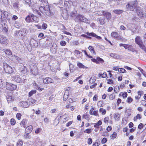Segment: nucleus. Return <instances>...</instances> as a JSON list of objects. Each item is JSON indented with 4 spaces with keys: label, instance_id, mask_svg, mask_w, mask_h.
<instances>
[{
    "label": "nucleus",
    "instance_id": "nucleus-8",
    "mask_svg": "<svg viewBox=\"0 0 146 146\" xmlns=\"http://www.w3.org/2000/svg\"><path fill=\"white\" fill-rule=\"evenodd\" d=\"M8 40L6 37L2 35H0V43L3 44H7L8 43Z\"/></svg>",
    "mask_w": 146,
    "mask_h": 146
},
{
    "label": "nucleus",
    "instance_id": "nucleus-59",
    "mask_svg": "<svg viewBox=\"0 0 146 146\" xmlns=\"http://www.w3.org/2000/svg\"><path fill=\"white\" fill-rule=\"evenodd\" d=\"M56 48H54L51 49V51L54 54H55L56 53Z\"/></svg>",
    "mask_w": 146,
    "mask_h": 146
},
{
    "label": "nucleus",
    "instance_id": "nucleus-1",
    "mask_svg": "<svg viewBox=\"0 0 146 146\" xmlns=\"http://www.w3.org/2000/svg\"><path fill=\"white\" fill-rule=\"evenodd\" d=\"M138 3L137 0L131 1L128 2L126 5L127 11H134L138 8Z\"/></svg>",
    "mask_w": 146,
    "mask_h": 146
},
{
    "label": "nucleus",
    "instance_id": "nucleus-31",
    "mask_svg": "<svg viewBox=\"0 0 146 146\" xmlns=\"http://www.w3.org/2000/svg\"><path fill=\"white\" fill-rule=\"evenodd\" d=\"M23 141L21 140H19L17 143V146H22Z\"/></svg>",
    "mask_w": 146,
    "mask_h": 146
},
{
    "label": "nucleus",
    "instance_id": "nucleus-50",
    "mask_svg": "<svg viewBox=\"0 0 146 146\" xmlns=\"http://www.w3.org/2000/svg\"><path fill=\"white\" fill-rule=\"evenodd\" d=\"M133 101V99L131 97H128L127 98V102L128 103H130Z\"/></svg>",
    "mask_w": 146,
    "mask_h": 146
},
{
    "label": "nucleus",
    "instance_id": "nucleus-21",
    "mask_svg": "<svg viewBox=\"0 0 146 146\" xmlns=\"http://www.w3.org/2000/svg\"><path fill=\"white\" fill-rule=\"evenodd\" d=\"M27 121L26 119H23L22 121L21 122L20 124V125L21 126H23V127L25 128L26 127L25 124L27 123Z\"/></svg>",
    "mask_w": 146,
    "mask_h": 146
},
{
    "label": "nucleus",
    "instance_id": "nucleus-13",
    "mask_svg": "<svg viewBox=\"0 0 146 146\" xmlns=\"http://www.w3.org/2000/svg\"><path fill=\"white\" fill-rule=\"evenodd\" d=\"M103 15L106 17L108 20H109L111 18V14L109 12H105Z\"/></svg>",
    "mask_w": 146,
    "mask_h": 146
},
{
    "label": "nucleus",
    "instance_id": "nucleus-12",
    "mask_svg": "<svg viewBox=\"0 0 146 146\" xmlns=\"http://www.w3.org/2000/svg\"><path fill=\"white\" fill-rule=\"evenodd\" d=\"M33 130V126L32 125L29 126L25 129V133L27 134H28L31 132Z\"/></svg>",
    "mask_w": 146,
    "mask_h": 146
},
{
    "label": "nucleus",
    "instance_id": "nucleus-5",
    "mask_svg": "<svg viewBox=\"0 0 146 146\" xmlns=\"http://www.w3.org/2000/svg\"><path fill=\"white\" fill-rule=\"evenodd\" d=\"M3 67L5 72L7 73H11L13 72L12 68L6 63H3Z\"/></svg>",
    "mask_w": 146,
    "mask_h": 146
},
{
    "label": "nucleus",
    "instance_id": "nucleus-36",
    "mask_svg": "<svg viewBox=\"0 0 146 146\" xmlns=\"http://www.w3.org/2000/svg\"><path fill=\"white\" fill-rule=\"evenodd\" d=\"M144 51H146V48L143 44V43L141 44H140L138 45Z\"/></svg>",
    "mask_w": 146,
    "mask_h": 146
},
{
    "label": "nucleus",
    "instance_id": "nucleus-24",
    "mask_svg": "<svg viewBox=\"0 0 146 146\" xmlns=\"http://www.w3.org/2000/svg\"><path fill=\"white\" fill-rule=\"evenodd\" d=\"M31 15H29L27 17L25 18V21L27 23H30L31 21Z\"/></svg>",
    "mask_w": 146,
    "mask_h": 146
},
{
    "label": "nucleus",
    "instance_id": "nucleus-25",
    "mask_svg": "<svg viewBox=\"0 0 146 146\" xmlns=\"http://www.w3.org/2000/svg\"><path fill=\"white\" fill-rule=\"evenodd\" d=\"M16 35H19L20 36H23L24 35L25 33L23 31H20L17 32L16 33Z\"/></svg>",
    "mask_w": 146,
    "mask_h": 146
},
{
    "label": "nucleus",
    "instance_id": "nucleus-56",
    "mask_svg": "<svg viewBox=\"0 0 146 146\" xmlns=\"http://www.w3.org/2000/svg\"><path fill=\"white\" fill-rule=\"evenodd\" d=\"M21 113H18L16 115V117L18 119L20 120L21 119Z\"/></svg>",
    "mask_w": 146,
    "mask_h": 146
},
{
    "label": "nucleus",
    "instance_id": "nucleus-3",
    "mask_svg": "<svg viewBox=\"0 0 146 146\" xmlns=\"http://www.w3.org/2000/svg\"><path fill=\"white\" fill-rule=\"evenodd\" d=\"M127 26L128 30L131 31L132 34H133L136 32L137 26L134 24H129Z\"/></svg>",
    "mask_w": 146,
    "mask_h": 146
},
{
    "label": "nucleus",
    "instance_id": "nucleus-55",
    "mask_svg": "<svg viewBox=\"0 0 146 146\" xmlns=\"http://www.w3.org/2000/svg\"><path fill=\"white\" fill-rule=\"evenodd\" d=\"M13 6L15 9H17L19 7V4L17 3H15L13 4Z\"/></svg>",
    "mask_w": 146,
    "mask_h": 146
},
{
    "label": "nucleus",
    "instance_id": "nucleus-18",
    "mask_svg": "<svg viewBox=\"0 0 146 146\" xmlns=\"http://www.w3.org/2000/svg\"><path fill=\"white\" fill-rule=\"evenodd\" d=\"M80 21L85 22L86 23L89 24L90 23L89 21L85 17L83 16L82 17L80 20Z\"/></svg>",
    "mask_w": 146,
    "mask_h": 146
},
{
    "label": "nucleus",
    "instance_id": "nucleus-26",
    "mask_svg": "<svg viewBox=\"0 0 146 146\" xmlns=\"http://www.w3.org/2000/svg\"><path fill=\"white\" fill-rule=\"evenodd\" d=\"M123 12V10H115L113 11V12L116 14H120Z\"/></svg>",
    "mask_w": 146,
    "mask_h": 146
},
{
    "label": "nucleus",
    "instance_id": "nucleus-17",
    "mask_svg": "<svg viewBox=\"0 0 146 146\" xmlns=\"http://www.w3.org/2000/svg\"><path fill=\"white\" fill-rule=\"evenodd\" d=\"M105 11H97L94 12V15L101 16L104 15V13Z\"/></svg>",
    "mask_w": 146,
    "mask_h": 146
},
{
    "label": "nucleus",
    "instance_id": "nucleus-38",
    "mask_svg": "<svg viewBox=\"0 0 146 146\" xmlns=\"http://www.w3.org/2000/svg\"><path fill=\"white\" fill-rule=\"evenodd\" d=\"M117 136V133L116 132H114L111 135V139H113L116 137Z\"/></svg>",
    "mask_w": 146,
    "mask_h": 146
},
{
    "label": "nucleus",
    "instance_id": "nucleus-49",
    "mask_svg": "<svg viewBox=\"0 0 146 146\" xmlns=\"http://www.w3.org/2000/svg\"><path fill=\"white\" fill-rule=\"evenodd\" d=\"M22 128L21 127H17L15 129V131L17 133L21 129H22Z\"/></svg>",
    "mask_w": 146,
    "mask_h": 146
},
{
    "label": "nucleus",
    "instance_id": "nucleus-15",
    "mask_svg": "<svg viewBox=\"0 0 146 146\" xmlns=\"http://www.w3.org/2000/svg\"><path fill=\"white\" fill-rule=\"evenodd\" d=\"M87 34L88 35L92 36L95 37H96L97 38L100 39L101 38V37L100 36H98L96 35L95 34L93 33H89L88 32L87 33Z\"/></svg>",
    "mask_w": 146,
    "mask_h": 146
},
{
    "label": "nucleus",
    "instance_id": "nucleus-16",
    "mask_svg": "<svg viewBox=\"0 0 146 146\" xmlns=\"http://www.w3.org/2000/svg\"><path fill=\"white\" fill-rule=\"evenodd\" d=\"M136 43L138 45L142 43V42L140 37L139 36H137L136 37L135 39Z\"/></svg>",
    "mask_w": 146,
    "mask_h": 146
},
{
    "label": "nucleus",
    "instance_id": "nucleus-19",
    "mask_svg": "<svg viewBox=\"0 0 146 146\" xmlns=\"http://www.w3.org/2000/svg\"><path fill=\"white\" fill-rule=\"evenodd\" d=\"M5 86V82L3 79H0V88H3Z\"/></svg>",
    "mask_w": 146,
    "mask_h": 146
},
{
    "label": "nucleus",
    "instance_id": "nucleus-46",
    "mask_svg": "<svg viewBox=\"0 0 146 146\" xmlns=\"http://www.w3.org/2000/svg\"><path fill=\"white\" fill-rule=\"evenodd\" d=\"M86 7V6L85 7H80V8H81L83 12H87L88 11V10L87 9Z\"/></svg>",
    "mask_w": 146,
    "mask_h": 146
},
{
    "label": "nucleus",
    "instance_id": "nucleus-53",
    "mask_svg": "<svg viewBox=\"0 0 146 146\" xmlns=\"http://www.w3.org/2000/svg\"><path fill=\"white\" fill-rule=\"evenodd\" d=\"M36 100L33 99L32 98H30L29 99V102L31 103V104H34Z\"/></svg>",
    "mask_w": 146,
    "mask_h": 146
},
{
    "label": "nucleus",
    "instance_id": "nucleus-27",
    "mask_svg": "<svg viewBox=\"0 0 146 146\" xmlns=\"http://www.w3.org/2000/svg\"><path fill=\"white\" fill-rule=\"evenodd\" d=\"M3 14L5 17L7 19H8L9 17L10 14L8 12L6 11H4L3 12Z\"/></svg>",
    "mask_w": 146,
    "mask_h": 146
},
{
    "label": "nucleus",
    "instance_id": "nucleus-6",
    "mask_svg": "<svg viewBox=\"0 0 146 146\" xmlns=\"http://www.w3.org/2000/svg\"><path fill=\"white\" fill-rule=\"evenodd\" d=\"M0 24H1L3 27H4V31L5 33H7L8 31L7 27V22L6 20H2L1 19V21Z\"/></svg>",
    "mask_w": 146,
    "mask_h": 146
},
{
    "label": "nucleus",
    "instance_id": "nucleus-64",
    "mask_svg": "<svg viewBox=\"0 0 146 146\" xmlns=\"http://www.w3.org/2000/svg\"><path fill=\"white\" fill-rule=\"evenodd\" d=\"M91 129H86L85 131H84V132H86L88 133H91Z\"/></svg>",
    "mask_w": 146,
    "mask_h": 146
},
{
    "label": "nucleus",
    "instance_id": "nucleus-32",
    "mask_svg": "<svg viewBox=\"0 0 146 146\" xmlns=\"http://www.w3.org/2000/svg\"><path fill=\"white\" fill-rule=\"evenodd\" d=\"M79 1H73L72 3L73 6L76 7L79 5Z\"/></svg>",
    "mask_w": 146,
    "mask_h": 146
},
{
    "label": "nucleus",
    "instance_id": "nucleus-43",
    "mask_svg": "<svg viewBox=\"0 0 146 146\" xmlns=\"http://www.w3.org/2000/svg\"><path fill=\"white\" fill-rule=\"evenodd\" d=\"M141 118L140 114H137L136 117H134V121H136L137 119H140Z\"/></svg>",
    "mask_w": 146,
    "mask_h": 146
},
{
    "label": "nucleus",
    "instance_id": "nucleus-11",
    "mask_svg": "<svg viewBox=\"0 0 146 146\" xmlns=\"http://www.w3.org/2000/svg\"><path fill=\"white\" fill-rule=\"evenodd\" d=\"M19 105L21 107L27 108L29 106V104L27 101L21 102L19 103Z\"/></svg>",
    "mask_w": 146,
    "mask_h": 146
},
{
    "label": "nucleus",
    "instance_id": "nucleus-9",
    "mask_svg": "<svg viewBox=\"0 0 146 146\" xmlns=\"http://www.w3.org/2000/svg\"><path fill=\"white\" fill-rule=\"evenodd\" d=\"M13 80L18 83H21L22 80L18 75H16L12 77Z\"/></svg>",
    "mask_w": 146,
    "mask_h": 146
},
{
    "label": "nucleus",
    "instance_id": "nucleus-63",
    "mask_svg": "<svg viewBox=\"0 0 146 146\" xmlns=\"http://www.w3.org/2000/svg\"><path fill=\"white\" fill-rule=\"evenodd\" d=\"M60 44L62 46H64L66 44V42L64 41H62L60 42Z\"/></svg>",
    "mask_w": 146,
    "mask_h": 146
},
{
    "label": "nucleus",
    "instance_id": "nucleus-51",
    "mask_svg": "<svg viewBox=\"0 0 146 146\" xmlns=\"http://www.w3.org/2000/svg\"><path fill=\"white\" fill-rule=\"evenodd\" d=\"M99 21L101 25H103L105 23L104 19H99Z\"/></svg>",
    "mask_w": 146,
    "mask_h": 146
},
{
    "label": "nucleus",
    "instance_id": "nucleus-39",
    "mask_svg": "<svg viewBox=\"0 0 146 146\" xmlns=\"http://www.w3.org/2000/svg\"><path fill=\"white\" fill-rule=\"evenodd\" d=\"M99 111L101 112L102 115H105L106 112V111L105 109H103L102 108H100L99 109Z\"/></svg>",
    "mask_w": 146,
    "mask_h": 146
},
{
    "label": "nucleus",
    "instance_id": "nucleus-58",
    "mask_svg": "<svg viewBox=\"0 0 146 146\" xmlns=\"http://www.w3.org/2000/svg\"><path fill=\"white\" fill-rule=\"evenodd\" d=\"M127 94L126 92H125L123 93L122 95V97L123 98H125L127 96Z\"/></svg>",
    "mask_w": 146,
    "mask_h": 146
},
{
    "label": "nucleus",
    "instance_id": "nucleus-41",
    "mask_svg": "<svg viewBox=\"0 0 146 146\" xmlns=\"http://www.w3.org/2000/svg\"><path fill=\"white\" fill-rule=\"evenodd\" d=\"M118 71L120 73H123L126 72V70L124 68H119L118 69Z\"/></svg>",
    "mask_w": 146,
    "mask_h": 146
},
{
    "label": "nucleus",
    "instance_id": "nucleus-42",
    "mask_svg": "<svg viewBox=\"0 0 146 146\" xmlns=\"http://www.w3.org/2000/svg\"><path fill=\"white\" fill-rule=\"evenodd\" d=\"M89 49L91 51H92L94 54H95V52L94 50L93 47L92 46H89L88 47Z\"/></svg>",
    "mask_w": 146,
    "mask_h": 146
},
{
    "label": "nucleus",
    "instance_id": "nucleus-44",
    "mask_svg": "<svg viewBox=\"0 0 146 146\" xmlns=\"http://www.w3.org/2000/svg\"><path fill=\"white\" fill-rule=\"evenodd\" d=\"M82 15L77 14L75 18H76L77 19L80 20L81 17H82Z\"/></svg>",
    "mask_w": 146,
    "mask_h": 146
},
{
    "label": "nucleus",
    "instance_id": "nucleus-2",
    "mask_svg": "<svg viewBox=\"0 0 146 146\" xmlns=\"http://www.w3.org/2000/svg\"><path fill=\"white\" fill-rule=\"evenodd\" d=\"M39 10L41 12L45 15L48 16L51 15V13L50 11L49 8L48 7L41 6L39 8Z\"/></svg>",
    "mask_w": 146,
    "mask_h": 146
},
{
    "label": "nucleus",
    "instance_id": "nucleus-22",
    "mask_svg": "<svg viewBox=\"0 0 146 146\" xmlns=\"http://www.w3.org/2000/svg\"><path fill=\"white\" fill-rule=\"evenodd\" d=\"M111 36L114 38H116L118 36V33L117 32H113L111 34Z\"/></svg>",
    "mask_w": 146,
    "mask_h": 146
},
{
    "label": "nucleus",
    "instance_id": "nucleus-47",
    "mask_svg": "<svg viewBox=\"0 0 146 146\" xmlns=\"http://www.w3.org/2000/svg\"><path fill=\"white\" fill-rule=\"evenodd\" d=\"M107 83L108 84H113V81L110 79H107Z\"/></svg>",
    "mask_w": 146,
    "mask_h": 146
},
{
    "label": "nucleus",
    "instance_id": "nucleus-28",
    "mask_svg": "<svg viewBox=\"0 0 146 146\" xmlns=\"http://www.w3.org/2000/svg\"><path fill=\"white\" fill-rule=\"evenodd\" d=\"M77 65L79 67L82 68L87 69L88 68L80 63H78L77 64Z\"/></svg>",
    "mask_w": 146,
    "mask_h": 146
},
{
    "label": "nucleus",
    "instance_id": "nucleus-29",
    "mask_svg": "<svg viewBox=\"0 0 146 146\" xmlns=\"http://www.w3.org/2000/svg\"><path fill=\"white\" fill-rule=\"evenodd\" d=\"M120 116V115L118 113H117L115 114L114 118L115 120L118 121L119 119Z\"/></svg>",
    "mask_w": 146,
    "mask_h": 146
},
{
    "label": "nucleus",
    "instance_id": "nucleus-48",
    "mask_svg": "<svg viewBox=\"0 0 146 146\" xmlns=\"http://www.w3.org/2000/svg\"><path fill=\"white\" fill-rule=\"evenodd\" d=\"M11 125H14L16 123L15 120L13 118L11 119Z\"/></svg>",
    "mask_w": 146,
    "mask_h": 146
},
{
    "label": "nucleus",
    "instance_id": "nucleus-52",
    "mask_svg": "<svg viewBox=\"0 0 146 146\" xmlns=\"http://www.w3.org/2000/svg\"><path fill=\"white\" fill-rule=\"evenodd\" d=\"M97 60L98 63L99 62H100L101 63H103L104 62L103 60L99 57L97 58Z\"/></svg>",
    "mask_w": 146,
    "mask_h": 146
},
{
    "label": "nucleus",
    "instance_id": "nucleus-30",
    "mask_svg": "<svg viewBox=\"0 0 146 146\" xmlns=\"http://www.w3.org/2000/svg\"><path fill=\"white\" fill-rule=\"evenodd\" d=\"M96 80V78L95 77H91L89 82L90 83L92 84Z\"/></svg>",
    "mask_w": 146,
    "mask_h": 146
},
{
    "label": "nucleus",
    "instance_id": "nucleus-14",
    "mask_svg": "<svg viewBox=\"0 0 146 146\" xmlns=\"http://www.w3.org/2000/svg\"><path fill=\"white\" fill-rule=\"evenodd\" d=\"M21 67H23V70L21 71V74L22 75H23L24 74H27V68L25 66L22 65L21 66Z\"/></svg>",
    "mask_w": 146,
    "mask_h": 146
},
{
    "label": "nucleus",
    "instance_id": "nucleus-4",
    "mask_svg": "<svg viewBox=\"0 0 146 146\" xmlns=\"http://www.w3.org/2000/svg\"><path fill=\"white\" fill-rule=\"evenodd\" d=\"M6 88L8 90L13 91L16 89L17 85L11 83L7 82L6 83Z\"/></svg>",
    "mask_w": 146,
    "mask_h": 146
},
{
    "label": "nucleus",
    "instance_id": "nucleus-35",
    "mask_svg": "<svg viewBox=\"0 0 146 146\" xmlns=\"http://www.w3.org/2000/svg\"><path fill=\"white\" fill-rule=\"evenodd\" d=\"M5 53L8 55H11L12 54V52L11 50L9 49H6L5 50Z\"/></svg>",
    "mask_w": 146,
    "mask_h": 146
},
{
    "label": "nucleus",
    "instance_id": "nucleus-20",
    "mask_svg": "<svg viewBox=\"0 0 146 146\" xmlns=\"http://www.w3.org/2000/svg\"><path fill=\"white\" fill-rule=\"evenodd\" d=\"M12 56L15 58L16 60L20 63H22L23 62L22 60L19 57L16 56L15 55H13Z\"/></svg>",
    "mask_w": 146,
    "mask_h": 146
},
{
    "label": "nucleus",
    "instance_id": "nucleus-23",
    "mask_svg": "<svg viewBox=\"0 0 146 146\" xmlns=\"http://www.w3.org/2000/svg\"><path fill=\"white\" fill-rule=\"evenodd\" d=\"M31 19L36 22H38V19L33 14L31 15Z\"/></svg>",
    "mask_w": 146,
    "mask_h": 146
},
{
    "label": "nucleus",
    "instance_id": "nucleus-57",
    "mask_svg": "<svg viewBox=\"0 0 146 146\" xmlns=\"http://www.w3.org/2000/svg\"><path fill=\"white\" fill-rule=\"evenodd\" d=\"M107 141V139L106 138H104L102 140V143L103 144L106 143Z\"/></svg>",
    "mask_w": 146,
    "mask_h": 146
},
{
    "label": "nucleus",
    "instance_id": "nucleus-61",
    "mask_svg": "<svg viewBox=\"0 0 146 146\" xmlns=\"http://www.w3.org/2000/svg\"><path fill=\"white\" fill-rule=\"evenodd\" d=\"M100 76H102V77L103 78H104L106 77L107 74L106 72H104V73L102 74H99Z\"/></svg>",
    "mask_w": 146,
    "mask_h": 146
},
{
    "label": "nucleus",
    "instance_id": "nucleus-34",
    "mask_svg": "<svg viewBox=\"0 0 146 146\" xmlns=\"http://www.w3.org/2000/svg\"><path fill=\"white\" fill-rule=\"evenodd\" d=\"M120 88L119 86H115L114 89V90L115 93H117L119 91Z\"/></svg>",
    "mask_w": 146,
    "mask_h": 146
},
{
    "label": "nucleus",
    "instance_id": "nucleus-54",
    "mask_svg": "<svg viewBox=\"0 0 146 146\" xmlns=\"http://www.w3.org/2000/svg\"><path fill=\"white\" fill-rule=\"evenodd\" d=\"M117 40L123 41L124 40L123 37L121 36H118L116 38Z\"/></svg>",
    "mask_w": 146,
    "mask_h": 146
},
{
    "label": "nucleus",
    "instance_id": "nucleus-40",
    "mask_svg": "<svg viewBox=\"0 0 146 146\" xmlns=\"http://www.w3.org/2000/svg\"><path fill=\"white\" fill-rule=\"evenodd\" d=\"M68 93L66 94L65 92L64 94V101H66L68 99Z\"/></svg>",
    "mask_w": 146,
    "mask_h": 146
},
{
    "label": "nucleus",
    "instance_id": "nucleus-10",
    "mask_svg": "<svg viewBox=\"0 0 146 146\" xmlns=\"http://www.w3.org/2000/svg\"><path fill=\"white\" fill-rule=\"evenodd\" d=\"M43 82L45 84H48L49 83H53V80L51 78L47 77L44 78L43 80Z\"/></svg>",
    "mask_w": 146,
    "mask_h": 146
},
{
    "label": "nucleus",
    "instance_id": "nucleus-62",
    "mask_svg": "<svg viewBox=\"0 0 146 146\" xmlns=\"http://www.w3.org/2000/svg\"><path fill=\"white\" fill-rule=\"evenodd\" d=\"M138 128L139 129H141L143 127V123H140L138 126Z\"/></svg>",
    "mask_w": 146,
    "mask_h": 146
},
{
    "label": "nucleus",
    "instance_id": "nucleus-37",
    "mask_svg": "<svg viewBox=\"0 0 146 146\" xmlns=\"http://www.w3.org/2000/svg\"><path fill=\"white\" fill-rule=\"evenodd\" d=\"M77 12L76 11H74L72 12L70 14V15L73 18H75L76 16V15H77Z\"/></svg>",
    "mask_w": 146,
    "mask_h": 146
},
{
    "label": "nucleus",
    "instance_id": "nucleus-45",
    "mask_svg": "<svg viewBox=\"0 0 146 146\" xmlns=\"http://www.w3.org/2000/svg\"><path fill=\"white\" fill-rule=\"evenodd\" d=\"M33 85L35 88L37 90H39V89L40 88L39 86H38L35 82L34 83Z\"/></svg>",
    "mask_w": 146,
    "mask_h": 146
},
{
    "label": "nucleus",
    "instance_id": "nucleus-60",
    "mask_svg": "<svg viewBox=\"0 0 146 146\" xmlns=\"http://www.w3.org/2000/svg\"><path fill=\"white\" fill-rule=\"evenodd\" d=\"M92 139L91 138H89L88 139V143L89 145H91L92 143Z\"/></svg>",
    "mask_w": 146,
    "mask_h": 146
},
{
    "label": "nucleus",
    "instance_id": "nucleus-33",
    "mask_svg": "<svg viewBox=\"0 0 146 146\" xmlns=\"http://www.w3.org/2000/svg\"><path fill=\"white\" fill-rule=\"evenodd\" d=\"M36 91L35 90H31L29 93V96H32L33 94L36 93Z\"/></svg>",
    "mask_w": 146,
    "mask_h": 146
},
{
    "label": "nucleus",
    "instance_id": "nucleus-7",
    "mask_svg": "<svg viewBox=\"0 0 146 146\" xmlns=\"http://www.w3.org/2000/svg\"><path fill=\"white\" fill-rule=\"evenodd\" d=\"M137 13V14L140 18H142L143 17V13L141 7H139L135 10Z\"/></svg>",
    "mask_w": 146,
    "mask_h": 146
}]
</instances>
